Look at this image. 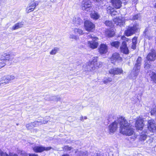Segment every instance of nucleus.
<instances>
[{
	"mask_svg": "<svg viewBox=\"0 0 156 156\" xmlns=\"http://www.w3.org/2000/svg\"><path fill=\"white\" fill-rule=\"evenodd\" d=\"M137 37H134L132 40V43H137Z\"/></svg>",
	"mask_w": 156,
	"mask_h": 156,
	"instance_id": "46",
	"label": "nucleus"
},
{
	"mask_svg": "<svg viewBox=\"0 0 156 156\" xmlns=\"http://www.w3.org/2000/svg\"><path fill=\"white\" fill-rule=\"evenodd\" d=\"M83 67L84 70L87 71H91L95 69L94 64H92L90 62L87 63V64L86 65H84Z\"/></svg>",
	"mask_w": 156,
	"mask_h": 156,
	"instance_id": "18",
	"label": "nucleus"
},
{
	"mask_svg": "<svg viewBox=\"0 0 156 156\" xmlns=\"http://www.w3.org/2000/svg\"><path fill=\"white\" fill-rule=\"evenodd\" d=\"M40 122L38 121H35L33 122L27 124L26 127L28 129H32L34 127L37 126V124Z\"/></svg>",
	"mask_w": 156,
	"mask_h": 156,
	"instance_id": "22",
	"label": "nucleus"
},
{
	"mask_svg": "<svg viewBox=\"0 0 156 156\" xmlns=\"http://www.w3.org/2000/svg\"><path fill=\"white\" fill-rule=\"evenodd\" d=\"M92 5L90 0H83L81 6L83 10L90 12L92 9Z\"/></svg>",
	"mask_w": 156,
	"mask_h": 156,
	"instance_id": "3",
	"label": "nucleus"
},
{
	"mask_svg": "<svg viewBox=\"0 0 156 156\" xmlns=\"http://www.w3.org/2000/svg\"><path fill=\"white\" fill-rule=\"evenodd\" d=\"M107 11L108 13L112 15L114 11V8L111 6H109L107 8Z\"/></svg>",
	"mask_w": 156,
	"mask_h": 156,
	"instance_id": "31",
	"label": "nucleus"
},
{
	"mask_svg": "<svg viewBox=\"0 0 156 156\" xmlns=\"http://www.w3.org/2000/svg\"><path fill=\"white\" fill-rule=\"evenodd\" d=\"M140 138L143 140H145L147 138V136L145 135H142L140 136Z\"/></svg>",
	"mask_w": 156,
	"mask_h": 156,
	"instance_id": "45",
	"label": "nucleus"
},
{
	"mask_svg": "<svg viewBox=\"0 0 156 156\" xmlns=\"http://www.w3.org/2000/svg\"><path fill=\"white\" fill-rule=\"evenodd\" d=\"M69 37L70 39L77 40L78 39L77 36L73 34H71L69 35Z\"/></svg>",
	"mask_w": 156,
	"mask_h": 156,
	"instance_id": "41",
	"label": "nucleus"
},
{
	"mask_svg": "<svg viewBox=\"0 0 156 156\" xmlns=\"http://www.w3.org/2000/svg\"><path fill=\"white\" fill-rule=\"evenodd\" d=\"M37 5V4L36 5V3L34 2H31L29 5V6L30 7H33V8H35L36 6Z\"/></svg>",
	"mask_w": 156,
	"mask_h": 156,
	"instance_id": "43",
	"label": "nucleus"
},
{
	"mask_svg": "<svg viewBox=\"0 0 156 156\" xmlns=\"http://www.w3.org/2000/svg\"><path fill=\"white\" fill-rule=\"evenodd\" d=\"M151 66L150 64L148 63L147 62H145V68L149 70L148 73H149L151 80L153 81L154 83H156V73L154 72L153 70L151 71Z\"/></svg>",
	"mask_w": 156,
	"mask_h": 156,
	"instance_id": "4",
	"label": "nucleus"
},
{
	"mask_svg": "<svg viewBox=\"0 0 156 156\" xmlns=\"http://www.w3.org/2000/svg\"><path fill=\"white\" fill-rule=\"evenodd\" d=\"M139 28V26L137 24H134L132 27H129L125 31V34L127 36H130L135 33Z\"/></svg>",
	"mask_w": 156,
	"mask_h": 156,
	"instance_id": "5",
	"label": "nucleus"
},
{
	"mask_svg": "<svg viewBox=\"0 0 156 156\" xmlns=\"http://www.w3.org/2000/svg\"><path fill=\"white\" fill-rule=\"evenodd\" d=\"M109 73L113 75H120L122 73L123 71L121 68H115L111 69L109 70Z\"/></svg>",
	"mask_w": 156,
	"mask_h": 156,
	"instance_id": "8",
	"label": "nucleus"
},
{
	"mask_svg": "<svg viewBox=\"0 0 156 156\" xmlns=\"http://www.w3.org/2000/svg\"><path fill=\"white\" fill-rule=\"evenodd\" d=\"M53 98H53L54 100L56 101H60L61 100V98L59 97H56L55 96V97H53Z\"/></svg>",
	"mask_w": 156,
	"mask_h": 156,
	"instance_id": "47",
	"label": "nucleus"
},
{
	"mask_svg": "<svg viewBox=\"0 0 156 156\" xmlns=\"http://www.w3.org/2000/svg\"><path fill=\"white\" fill-rule=\"evenodd\" d=\"M29 156H38V155L37 154H29Z\"/></svg>",
	"mask_w": 156,
	"mask_h": 156,
	"instance_id": "55",
	"label": "nucleus"
},
{
	"mask_svg": "<svg viewBox=\"0 0 156 156\" xmlns=\"http://www.w3.org/2000/svg\"><path fill=\"white\" fill-rule=\"evenodd\" d=\"M10 156H18L17 154L14 153H10Z\"/></svg>",
	"mask_w": 156,
	"mask_h": 156,
	"instance_id": "54",
	"label": "nucleus"
},
{
	"mask_svg": "<svg viewBox=\"0 0 156 156\" xmlns=\"http://www.w3.org/2000/svg\"><path fill=\"white\" fill-rule=\"evenodd\" d=\"M84 27L85 30L88 31H92L94 28V24L89 20H87L84 22Z\"/></svg>",
	"mask_w": 156,
	"mask_h": 156,
	"instance_id": "7",
	"label": "nucleus"
},
{
	"mask_svg": "<svg viewBox=\"0 0 156 156\" xmlns=\"http://www.w3.org/2000/svg\"><path fill=\"white\" fill-rule=\"evenodd\" d=\"M147 59L148 61H154L156 59V54L155 51L153 50L148 55Z\"/></svg>",
	"mask_w": 156,
	"mask_h": 156,
	"instance_id": "12",
	"label": "nucleus"
},
{
	"mask_svg": "<svg viewBox=\"0 0 156 156\" xmlns=\"http://www.w3.org/2000/svg\"><path fill=\"white\" fill-rule=\"evenodd\" d=\"M98 58L97 57H94L93 58V60L91 62H89L92 64H94V65L97 62Z\"/></svg>",
	"mask_w": 156,
	"mask_h": 156,
	"instance_id": "38",
	"label": "nucleus"
},
{
	"mask_svg": "<svg viewBox=\"0 0 156 156\" xmlns=\"http://www.w3.org/2000/svg\"><path fill=\"white\" fill-rule=\"evenodd\" d=\"M90 15L91 18L95 20L98 19L100 17L99 14L95 11L92 12Z\"/></svg>",
	"mask_w": 156,
	"mask_h": 156,
	"instance_id": "23",
	"label": "nucleus"
},
{
	"mask_svg": "<svg viewBox=\"0 0 156 156\" xmlns=\"http://www.w3.org/2000/svg\"><path fill=\"white\" fill-rule=\"evenodd\" d=\"M80 120L82 121H83V117H81L80 118Z\"/></svg>",
	"mask_w": 156,
	"mask_h": 156,
	"instance_id": "56",
	"label": "nucleus"
},
{
	"mask_svg": "<svg viewBox=\"0 0 156 156\" xmlns=\"http://www.w3.org/2000/svg\"><path fill=\"white\" fill-rule=\"evenodd\" d=\"M0 156H10V154L8 155L5 152H4L0 149Z\"/></svg>",
	"mask_w": 156,
	"mask_h": 156,
	"instance_id": "42",
	"label": "nucleus"
},
{
	"mask_svg": "<svg viewBox=\"0 0 156 156\" xmlns=\"http://www.w3.org/2000/svg\"><path fill=\"white\" fill-rule=\"evenodd\" d=\"M65 148L68 150H70L71 149V148L70 147H69L68 146H66L65 147Z\"/></svg>",
	"mask_w": 156,
	"mask_h": 156,
	"instance_id": "53",
	"label": "nucleus"
},
{
	"mask_svg": "<svg viewBox=\"0 0 156 156\" xmlns=\"http://www.w3.org/2000/svg\"><path fill=\"white\" fill-rule=\"evenodd\" d=\"M121 51L126 54L129 53V50L127 46L126 42L125 41H123L120 47Z\"/></svg>",
	"mask_w": 156,
	"mask_h": 156,
	"instance_id": "14",
	"label": "nucleus"
},
{
	"mask_svg": "<svg viewBox=\"0 0 156 156\" xmlns=\"http://www.w3.org/2000/svg\"><path fill=\"white\" fill-rule=\"evenodd\" d=\"M35 8H33V7H30L29 6L26 9V12L27 13L30 12L32 11H33L34 9Z\"/></svg>",
	"mask_w": 156,
	"mask_h": 156,
	"instance_id": "37",
	"label": "nucleus"
},
{
	"mask_svg": "<svg viewBox=\"0 0 156 156\" xmlns=\"http://www.w3.org/2000/svg\"><path fill=\"white\" fill-rule=\"evenodd\" d=\"M84 118L85 119H87V117L86 116H85L84 117Z\"/></svg>",
	"mask_w": 156,
	"mask_h": 156,
	"instance_id": "58",
	"label": "nucleus"
},
{
	"mask_svg": "<svg viewBox=\"0 0 156 156\" xmlns=\"http://www.w3.org/2000/svg\"><path fill=\"white\" fill-rule=\"evenodd\" d=\"M115 34L114 31L110 30H108L105 32V34L108 37H112Z\"/></svg>",
	"mask_w": 156,
	"mask_h": 156,
	"instance_id": "25",
	"label": "nucleus"
},
{
	"mask_svg": "<svg viewBox=\"0 0 156 156\" xmlns=\"http://www.w3.org/2000/svg\"><path fill=\"white\" fill-rule=\"evenodd\" d=\"M111 2L113 6L117 9H119L121 7L122 3L120 0H112Z\"/></svg>",
	"mask_w": 156,
	"mask_h": 156,
	"instance_id": "16",
	"label": "nucleus"
},
{
	"mask_svg": "<svg viewBox=\"0 0 156 156\" xmlns=\"http://www.w3.org/2000/svg\"><path fill=\"white\" fill-rule=\"evenodd\" d=\"M141 61V58L139 57L136 61V63L132 72V74H133L134 76L133 78V79H135L139 74L140 68Z\"/></svg>",
	"mask_w": 156,
	"mask_h": 156,
	"instance_id": "2",
	"label": "nucleus"
},
{
	"mask_svg": "<svg viewBox=\"0 0 156 156\" xmlns=\"http://www.w3.org/2000/svg\"><path fill=\"white\" fill-rule=\"evenodd\" d=\"M96 156H100L98 155H96Z\"/></svg>",
	"mask_w": 156,
	"mask_h": 156,
	"instance_id": "61",
	"label": "nucleus"
},
{
	"mask_svg": "<svg viewBox=\"0 0 156 156\" xmlns=\"http://www.w3.org/2000/svg\"><path fill=\"white\" fill-rule=\"evenodd\" d=\"M122 58L120 57L119 54L115 53H114L111 58V61L112 63L115 64V62L117 61H120L122 60Z\"/></svg>",
	"mask_w": 156,
	"mask_h": 156,
	"instance_id": "11",
	"label": "nucleus"
},
{
	"mask_svg": "<svg viewBox=\"0 0 156 156\" xmlns=\"http://www.w3.org/2000/svg\"><path fill=\"white\" fill-rule=\"evenodd\" d=\"M144 34L145 38L150 39L152 37L151 31L148 28H147L144 32Z\"/></svg>",
	"mask_w": 156,
	"mask_h": 156,
	"instance_id": "20",
	"label": "nucleus"
},
{
	"mask_svg": "<svg viewBox=\"0 0 156 156\" xmlns=\"http://www.w3.org/2000/svg\"><path fill=\"white\" fill-rule=\"evenodd\" d=\"M148 128L149 130L152 132L156 130V126L155 122L153 120H149L148 121Z\"/></svg>",
	"mask_w": 156,
	"mask_h": 156,
	"instance_id": "10",
	"label": "nucleus"
},
{
	"mask_svg": "<svg viewBox=\"0 0 156 156\" xmlns=\"http://www.w3.org/2000/svg\"><path fill=\"white\" fill-rule=\"evenodd\" d=\"M118 121L120 123V133L127 136H131L133 134V129L131 128L130 124L124 118H120Z\"/></svg>",
	"mask_w": 156,
	"mask_h": 156,
	"instance_id": "1",
	"label": "nucleus"
},
{
	"mask_svg": "<svg viewBox=\"0 0 156 156\" xmlns=\"http://www.w3.org/2000/svg\"><path fill=\"white\" fill-rule=\"evenodd\" d=\"M73 22L75 24H80L83 22V20L79 17L75 18L73 19Z\"/></svg>",
	"mask_w": 156,
	"mask_h": 156,
	"instance_id": "26",
	"label": "nucleus"
},
{
	"mask_svg": "<svg viewBox=\"0 0 156 156\" xmlns=\"http://www.w3.org/2000/svg\"><path fill=\"white\" fill-rule=\"evenodd\" d=\"M155 8H156V4H155Z\"/></svg>",
	"mask_w": 156,
	"mask_h": 156,
	"instance_id": "60",
	"label": "nucleus"
},
{
	"mask_svg": "<svg viewBox=\"0 0 156 156\" xmlns=\"http://www.w3.org/2000/svg\"><path fill=\"white\" fill-rule=\"evenodd\" d=\"M120 43L118 41H114L111 43L112 46L118 48L119 45Z\"/></svg>",
	"mask_w": 156,
	"mask_h": 156,
	"instance_id": "33",
	"label": "nucleus"
},
{
	"mask_svg": "<svg viewBox=\"0 0 156 156\" xmlns=\"http://www.w3.org/2000/svg\"><path fill=\"white\" fill-rule=\"evenodd\" d=\"M108 51V47L104 44H101L99 48V51L101 54H105Z\"/></svg>",
	"mask_w": 156,
	"mask_h": 156,
	"instance_id": "19",
	"label": "nucleus"
},
{
	"mask_svg": "<svg viewBox=\"0 0 156 156\" xmlns=\"http://www.w3.org/2000/svg\"><path fill=\"white\" fill-rule=\"evenodd\" d=\"M62 156H69V155L68 154H64Z\"/></svg>",
	"mask_w": 156,
	"mask_h": 156,
	"instance_id": "57",
	"label": "nucleus"
},
{
	"mask_svg": "<svg viewBox=\"0 0 156 156\" xmlns=\"http://www.w3.org/2000/svg\"><path fill=\"white\" fill-rule=\"evenodd\" d=\"M135 126L138 130H141L144 127L143 119L141 117H137L136 119Z\"/></svg>",
	"mask_w": 156,
	"mask_h": 156,
	"instance_id": "6",
	"label": "nucleus"
},
{
	"mask_svg": "<svg viewBox=\"0 0 156 156\" xmlns=\"http://www.w3.org/2000/svg\"><path fill=\"white\" fill-rule=\"evenodd\" d=\"M74 33L75 34H78L80 35L83 34V31L81 29L75 28L74 30Z\"/></svg>",
	"mask_w": 156,
	"mask_h": 156,
	"instance_id": "30",
	"label": "nucleus"
},
{
	"mask_svg": "<svg viewBox=\"0 0 156 156\" xmlns=\"http://www.w3.org/2000/svg\"><path fill=\"white\" fill-rule=\"evenodd\" d=\"M6 65V62L2 59L0 60V69L4 67Z\"/></svg>",
	"mask_w": 156,
	"mask_h": 156,
	"instance_id": "39",
	"label": "nucleus"
},
{
	"mask_svg": "<svg viewBox=\"0 0 156 156\" xmlns=\"http://www.w3.org/2000/svg\"><path fill=\"white\" fill-rule=\"evenodd\" d=\"M97 40H89L87 41L86 43L87 45L90 48L92 49H95L97 47L98 45V43L96 41Z\"/></svg>",
	"mask_w": 156,
	"mask_h": 156,
	"instance_id": "15",
	"label": "nucleus"
},
{
	"mask_svg": "<svg viewBox=\"0 0 156 156\" xmlns=\"http://www.w3.org/2000/svg\"><path fill=\"white\" fill-rule=\"evenodd\" d=\"M76 153L78 156H87V152L85 151V152L80 151L79 152L76 151Z\"/></svg>",
	"mask_w": 156,
	"mask_h": 156,
	"instance_id": "27",
	"label": "nucleus"
},
{
	"mask_svg": "<svg viewBox=\"0 0 156 156\" xmlns=\"http://www.w3.org/2000/svg\"><path fill=\"white\" fill-rule=\"evenodd\" d=\"M23 25V23L22 22L18 23L13 26L12 27V29L13 30H15L17 29L20 28L22 27V26Z\"/></svg>",
	"mask_w": 156,
	"mask_h": 156,
	"instance_id": "24",
	"label": "nucleus"
},
{
	"mask_svg": "<svg viewBox=\"0 0 156 156\" xmlns=\"http://www.w3.org/2000/svg\"><path fill=\"white\" fill-rule=\"evenodd\" d=\"M4 81L5 82V85L8 84L10 83V82L9 81V80H7V77H6L5 78V79L4 78Z\"/></svg>",
	"mask_w": 156,
	"mask_h": 156,
	"instance_id": "49",
	"label": "nucleus"
},
{
	"mask_svg": "<svg viewBox=\"0 0 156 156\" xmlns=\"http://www.w3.org/2000/svg\"><path fill=\"white\" fill-rule=\"evenodd\" d=\"M155 21L156 22V16H155Z\"/></svg>",
	"mask_w": 156,
	"mask_h": 156,
	"instance_id": "59",
	"label": "nucleus"
},
{
	"mask_svg": "<svg viewBox=\"0 0 156 156\" xmlns=\"http://www.w3.org/2000/svg\"><path fill=\"white\" fill-rule=\"evenodd\" d=\"M0 82L1 84V86H3L5 85L4 78H3V79L2 80L0 79Z\"/></svg>",
	"mask_w": 156,
	"mask_h": 156,
	"instance_id": "44",
	"label": "nucleus"
},
{
	"mask_svg": "<svg viewBox=\"0 0 156 156\" xmlns=\"http://www.w3.org/2000/svg\"><path fill=\"white\" fill-rule=\"evenodd\" d=\"M6 77L7 78V80H9V82L16 78V77L13 75L8 76Z\"/></svg>",
	"mask_w": 156,
	"mask_h": 156,
	"instance_id": "36",
	"label": "nucleus"
},
{
	"mask_svg": "<svg viewBox=\"0 0 156 156\" xmlns=\"http://www.w3.org/2000/svg\"><path fill=\"white\" fill-rule=\"evenodd\" d=\"M132 45L131 46V48L132 49H134L136 48V44L135 43H132Z\"/></svg>",
	"mask_w": 156,
	"mask_h": 156,
	"instance_id": "50",
	"label": "nucleus"
},
{
	"mask_svg": "<svg viewBox=\"0 0 156 156\" xmlns=\"http://www.w3.org/2000/svg\"><path fill=\"white\" fill-rule=\"evenodd\" d=\"M87 39L88 41L91 40H97L98 38L96 37H94V36L90 35H88L87 37Z\"/></svg>",
	"mask_w": 156,
	"mask_h": 156,
	"instance_id": "32",
	"label": "nucleus"
},
{
	"mask_svg": "<svg viewBox=\"0 0 156 156\" xmlns=\"http://www.w3.org/2000/svg\"><path fill=\"white\" fill-rule=\"evenodd\" d=\"M118 121H115L110 125L109 126V130L110 133H113L116 130L118 127Z\"/></svg>",
	"mask_w": 156,
	"mask_h": 156,
	"instance_id": "13",
	"label": "nucleus"
},
{
	"mask_svg": "<svg viewBox=\"0 0 156 156\" xmlns=\"http://www.w3.org/2000/svg\"><path fill=\"white\" fill-rule=\"evenodd\" d=\"M113 21L115 24L120 26L123 25L124 24V19L122 17L115 18L113 20Z\"/></svg>",
	"mask_w": 156,
	"mask_h": 156,
	"instance_id": "17",
	"label": "nucleus"
},
{
	"mask_svg": "<svg viewBox=\"0 0 156 156\" xmlns=\"http://www.w3.org/2000/svg\"><path fill=\"white\" fill-rule=\"evenodd\" d=\"M151 115L155 116L156 118V106L151 109Z\"/></svg>",
	"mask_w": 156,
	"mask_h": 156,
	"instance_id": "35",
	"label": "nucleus"
},
{
	"mask_svg": "<svg viewBox=\"0 0 156 156\" xmlns=\"http://www.w3.org/2000/svg\"><path fill=\"white\" fill-rule=\"evenodd\" d=\"M112 78L110 77H107L104 78L103 80V82L104 84H107L108 83L112 81Z\"/></svg>",
	"mask_w": 156,
	"mask_h": 156,
	"instance_id": "28",
	"label": "nucleus"
},
{
	"mask_svg": "<svg viewBox=\"0 0 156 156\" xmlns=\"http://www.w3.org/2000/svg\"><path fill=\"white\" fill-rule=\"evenodd\" d=\"M51 147H45L42 146H35L33 148V150L36 153L41 152L44 151H48L51 149Z\"/></svg>",
	"mask_w": 156,
	"mask_h": 156,
	"instance_id": "9",
	"label": "nucleus"
},
{
	"mask_svg": "<svg viewBox=\"0 0 156 156\" xmlns=\"http://www.w3.org/2000/svg\"><path fill=\"white\" fill-rule=\"evenodd\" d=\"M121 39L122 40H126V41H128V39L125 36H122V37H121Z\"/></svg>",
	"mask_w": 156,
	"mask_h": 156,
	"instance_id": "52",
	"label": "nucleus"
},
{
	"mask_svg": "<svg viewBox=\"0 0 156 156\" xmlns=\"http://www.w3.org/2000/svg\"><path fill=\"white\" fill-rule=\"evenodd\" d=\"M105 23L106 26L109 27H112L113 26V23L112 21L108 20L105 21Z\"/></svg>",
	"mask_w": 156,
	"mask_h": 156,
	"instance_id": "34",
	"label": "nucleus"
},
{
	"mask_svg": "<svg viewBox=\"0 0 156 156\" xmlns=\"http://www.w3.org/2000/svg\"><path fill=\"white\" fill-rule=\"evenodd\" d=\"M39 122H40V123H37V126H38L39 125L41 124L42 123L44 124H46L48 122V121H44V120L41 121V122H39Z\"/></svg>",
	"mask_w": 156,
	"mask_h": 156,
	"instance_id": "48",
	"label": "nucleus"
},
{
	"mask_svg": "<svg viewBox=\"0 0 156 156\" xmlns=\"http://www.w3.org/2000/svg\"><path fill=\"white\" fill-rule=\"evenodd\" d=\"M1 58V59L6 62L7 61H9L10 59V55L9 53H4L2 55Z\"/></svg>",
	"mask_w": 156,
	"mask_h": 156,
	"instance_id": "21",
	"label": "nucleus"
},
{
	"mask_svg": "<svg viewBox=\"0 0 156 156\" xmlns=\"http://www.w3.org/2000/svg\"><path fill=\"white\" fill-rule=\"evenodd\" d=\"M59 50V48L55 47L50 52V54L51 55H55L58 52Z\"/></svg>",
	"mask_w": 156,
	"mask_h": 156,
	"instance_id": "29",
	"label": "nucleus"
},
{
	"mask_svg": "<svg viewBox=\"0 0 156 156\" xmlns=\"http://www.w3.org/2000/svg\"><path fill=\"white\" fill-rule=\"evenodd\" d=\"M102 63L101 62H97L94 65V66H95V68H97L100 67L101 66Z\"/></svg>",
	"mask_w": 156,
	"mask_h": 156,
	"instance_id": "40",
	"label": "nucleus"
},
{
	"mask_svg": "<svg viewBox=\"0 0 156 156\" xmlns=\"http://www.w3.org/2000/svg\"><path fill=\"white\" fill-rule=\"evenodd\" d=\"M138 15L134 16L133 17V20H137L138 18Z\"/></svg>",
	"mask_w": 156,
	"mask_h": 156,
	"instance_id": "51",
	"label": "nucleus"
}]
</instances>
